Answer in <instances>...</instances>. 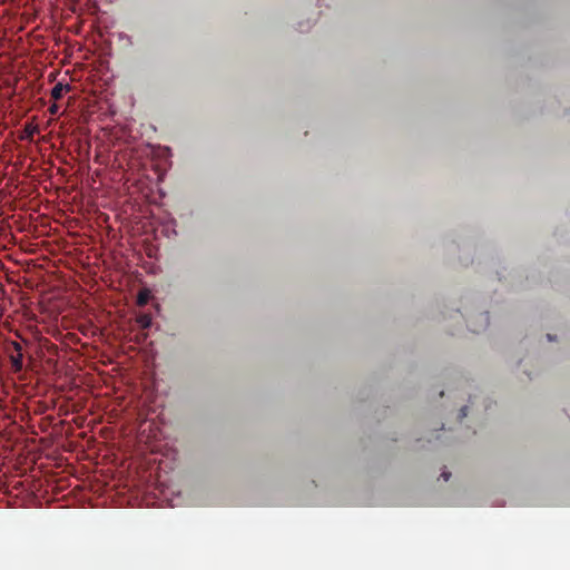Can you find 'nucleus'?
I'll use <instances>...</instances> for the list:
<instances>
[{
	"instance_id": "f257e3e1",
	"label": "nucleus",
	"mask_w": 570,
	"mask_h": 570,
	"mask_svg": "<svg viewBox=\"0 0 570 570\" xmlns=\"http://www.w3.org/2000/svg\"><path fill=\"white\" fill-rule=\"evenodd\" d=\"M71 89L69 83L59 82L51 88L50 97L53 100H60L63 97V94L69 92Z\"/></svg>"
},
{
	"instance_id": "f03ea898",
	"label": "nucleus",
	"mask_w": 570,
	"mask_h": 570,
	"mask_svg": "<svg viewBox=\"0 0 570 570\" xmlns=\"http://www.w3.org/2000/svg\"><path fill=\"white\" fill-rule=\"evenodd\" d=\"M38 132H39V127L37 125L27 124V125H24L23 132H22V136H20V139L31 141L33 139L35 135H37Z\"/></svg>"
},
{
	"instance_id": "7ed1b4c3",
	"label": "nucleus",
	"mask_w": 570,
	"mask_h": 570,
	"mask_svg": "<svg viewBox=\"0 0 570 570\" xmlns=\"http://www.w3.org/2000/svg\"><path fill=\"white\" fill-rule=\"evenodd\" d=\"M151 291L147 288H142L137 293V305L145 306L151 299Z\"/></svg>"
},
{
	"instance_id": "20e7f679",
	"label": "nucleus",
	"mask_w": 570,
	"mask_h": 570,
	"mask_svg": "<svg viewBox=\"0 0 570 570\" xmlns=\"http://www.w3.org/2000/svg\"><path fill=\"white\" fill-rule=\"evenodd\" d=\"M137 323H138V326H140L141 328L146 330V328L150 327L153 324L151 315L147 314V313L138 315Z\"/></svg>"
},
{
	"instance_id": "39448f33",
	"label": "nucleus",
	"mask_w": 570,
	"mask_h": 570,
	"mask_svg": "<svg viewBox=\"0 0 570 570\" xmlns=\"http://www.w3.org/2000/svg\"><path fill=\"white\" fill-rule=\"evenodd\" d=\"M12 366H13L14 371H20L21 370V354H20V352L18 353V355L12 356Z\"/></svg>"
},
{
	"instance_id": "423d86ee",
	"label": "nucleus",
	"mask_w": 570,
	"mask_h": 570,
	"mask_svg": "<svg viewBox=\"0 0 570 570\" xmlns=\"http://www.w3.org/2000/svg\"><path fill=\"white\" fill-rule=\"evenodd\" d=\"M50 115H57L59 112V106L57 104H51L49 107Z\"/></svg>"
},
{
	"instance_id": "0eeeda50",
	"label": "nucleus",
	"mask_w": 570,
	"mask_h": 570,
	"mask_svg": "<svg viewBox=\"0 0 570 570\" xmlns=\"http://www.w3.org/2000/svg\"><path fill=\"white\" fill-rule=\"evenodd\" d=\"M441 476H442V479H444V481H448L449 478L451 476V474L444 470V471H442Z\"/></svg>"
},
{
	"instance_id": "6e6552de",
	"label": "nucleus",
	"mask_w": 570,
	"mask_h": 570,
	"mask_svg": "<svg viewBox=\"0 0 570 570\" xmlns=\"http://www.w3.org/2000/svg\"><path fill=\"white\" fill-rule=\"evenodd\" d=\"M465 416H466V407H465V406H463V407L461 409V419H463V417H465Z\"/></svg>"
},
{
	"instance_id": "1a4fd4ad",
	"label": "nucleus",
	"mask_w": 570,
	"mask_h": 570,
	"mask_svg": "<svg viewBox=\"0 0 570 570\" xmlns=\"http://www.w3.org/2000/svg\"><path fill=\"white\" fill-rule=\"evenodd\" d=\"M147 426H149V425H148V424H144V425H141V428H142L141 432L147 431Z\"/></svg>"
},
{
	"instance_id": "9d476101",
	"label": "nucleus",
	"mask_w": 570,
	"mask_h": 570,
	"mask_svg": "<svg viewBox=\"0 0 570 570\" xmlns=\"http://www.w3.org/2000/svg\"><path fill=\"white\" fill-rule=\"evenodd\" d=\"M14 348H17V351H20V346L18 343H14Z\"/></svg>"
}]
</instances>
